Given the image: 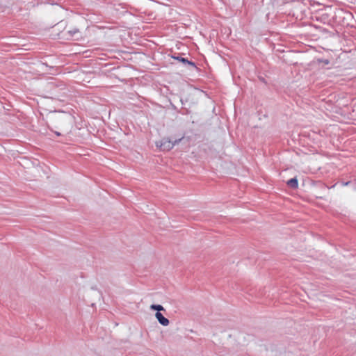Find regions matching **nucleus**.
Returning <instances> with one entry per match:
<instances>
[{
	"instance_id": "nucleus-5",
	"label": "nucleus",
	"mask_w": 356,
	"mask_h": 356,
	"mask_svg": "<svg viewBox=\"0 0 356 356\" xmlns=\"http://www.w3.org/2000/svg\"><path fill=\"white\" fill-rule=\"evenodd\" d=\"M155 316L161 325L163 326H167L169 325V320L165 318L161 312H156Z\"/></svg>"
},
{
	"instance_id": "nucleus-1",
	"label": "nucleus",
	"mask_w": 356,
	"mask_h": 356,
	"mask_svg": "<svg viewBox=\"0 0 356 356\" xmlns=\"http://www.w3.org/2000/svg\"><path fill=\"white\" fill-rule=\"evenodd\" d=\"M54 122L57 124L56 128L63 132L69 133L72 125V118L67 115H61L54 119Z\"/></svg>"
},
{
	"instance_id": "nucleus-7",
	"label": "nucleus",
	"mask_w": 356,
	"mask_h": 356,
	"mask_svg": "<svg viewBox=\"0 0 356 356\" xmlns=\"http://www.w3.org/2000/svg\"><path fill=\"white\" fill-rule=\"evenodd\" d=\"M150 309L153 311H156V312H160L161 311H165L164 307L161 305H152L150 306Z\"/></svg>"
},
{
	"instance_id": "nucleus-8",
	"label": "nucleus",
	"mask_w": 356,
	"mask_h": 356,
	"mask_svg": "<svg viewBox=\"0 0 356 356\" xmlns=\"http://www.w3.org/2000/svg\"><path fill=\"white\" fill-rule=\"evenodd\" d=\"M317 63H323L324 65H328L330 64V60L328 59H323V58H318L317 59Z\"/></svg>"
},
{
	"instance_id": "nucleus-6",
	"label": "nucleus",
	"mask_w": 356,
	"mask_h": 356,
	"mask_svg": "<svg viewBox=\"0 0 356 356\" xmlns=\"http://www.w3.org/2000/svg\"><path fill=\"white\" fill-rule=\"evenodd\" d=\"M286 184L289 188H291L292 189L298 188V181L297 177H295L293 178L290 179L289 180L287 181Z\"/></svg>"
},
{
	"instance_id": "nucleus-3",
	"label": "nucleus",
	"mask_w": 356,
	"mask_h": 356,
	"mask_svg": "<svg viewBox=\"0 0 356 356\" xmlns=\"http://www.w3.org/2000/svg\"><path fill=\"white\" fill-rule=\"evenodd\" d=\"M171 57L175 59V60H177L179 62H181V63H183L184 65H188V66H190L194 69H196L197 70H199V68L196 66L195 63L191 60H189L188 58H184L182 57L181 56V54L180 53H175L173 54Z\"/></svg>"
},
{
	"instance_id": "nucleus-4",
	"label": "nucleus",
	"mask_w": 356,
	"mask_h": 356,
	"mask_svg": "<svg viewBox=\"0 0 356 356\" xmlns=\"http://www.w3.org/2000/svg\"><path fill=\"white\" fill-rule=\"evenodd\" d=\"M63 34L67 39L78 40L80 36V31L77 28H73L67 31H63Z\"/></svg>"
},
{
	"instance_id": "nucleus-2",
	"label": "nucleus",
	"mask_w": 356,
	"mask_h": 356,
	"mask_svg": "<svg viewBox=\"0 0 356 356\" xmlns=\"http://www.w3.org/2000/svg\"><path fill=\"white\" fill-rule=\"evenodd\" d=\"M181 140V138L178 140H171L168 138H163L160 142L156 143V146L159 147L163 151H169L173 148V147L179 143Z\"/></svg>"
},
{
	"instance_id": "nucleus-9",
	"label": "nucleus",
	"mask_w": 356,
	"mask_h": 356,
	"mask_svg": "<svg viewBox=\"0 0 356 356\" xmlns=\"http://www.w3.org/2000/svg\"><path fill=\"white\" fill-rule=\"evenodd\" d=\"M55 134H56V136H61V134H60V132H58V131H55Z\"/></svg>"
}]
</instances>
